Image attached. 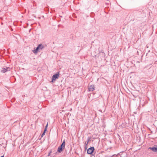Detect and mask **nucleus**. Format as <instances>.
<instances>
[{"instance_id": "obj_1", "label": "nucleus", "mask_w": 157, "mask_h": 157, "mask_svg": "<svg viewBox=\"0 0 157 157\" xmlns=\"http://www.w3.org/2000/svg\"><path fill=\"white\" fill-rule=\"evenodd\" d=\"M65 140H64L58 148L57 151L59 153H61L64 150L65 147Z\"/></svg>"}, {"instance_id": "obj_2", "label": "nucleus", "mask_w": 157, "mask_h": 157, "mask_svg": "<svg viewBox=\"0 0 157 157\" xmlns=\"http://www.w3.org/2000/svg\"><path fill=\"white\" fill-rule=\"evenodd\" d=\"M44 48V46L42 44H40L38 45L36 49L33 51V52L34 53H37L39 50L42 49Z\"/></svg>"}, {"instance_id": "obj_3", "label": "nucleus", "mask_w": 157, "mask_h": 157, "mask_svg": "<svg viewBox=\"0 0 157 157\" xmlns=\"http://www.w3.org/2000/svg\"><path fill=\"white\" fill-rule=\"evenodd\" d=\"M94 150V147H91L87 150V153L88 154H91Z\"/></svg>"}, {"instance_id": "obj_4", "label": "nucleus", "mask_w": 157, "mask_h": 157, "mask_svg": "<svg viewBox=\"0 0 157 157\" xmlns=\"http://www.w3.org/2000/svg\"><path fill=\"white\" fill-rule=\"evenodd\" d=\"M59 72H58V74L54 75L52 78V82H53L55 81L56 79L59 76Z\"/></svg>"}, {"instance_id": "obj_5", "label": "nucleus", "mask_w": 157, "mask_h": 157, "mask_svg": "<svg viewBox=\"0 0 157 157\" xmlns=\"http://www.w3.org/2000/svg\"><path fill=\"white\" fill-rule=\"evenodd\" d=\"M95 90L94 86V85H90L89 86L88 90L90 91H93Z\"/></svg>"}, {"instance_id": "obj_6", "label": "nucleus", "mask_w": 157, "mask_h": 157, "mask_svg": "<svg viewBox=\"0 0 157 157\" xmlns=\"http://www.w3.org/2000/svg\"><path fill=\"white\" fill-rule=\"evenodd\" d=\"M148 149L152 150L153 152H157V146H155L153 147H149Z\"/></svg>"}, {"instance_id": "obj_7", "label": "nucleus", "mask_w": 157, "mask_h": 157, "mask_svg": "<svg viewBox=\"0 0 157 157\" xmlns=\"http://www.w3.org/2000/svg\"><path fill=\"white\" fill-rule=\"evenodd\" d=\"M7 69V70H6V69L5 68H2V72L3 73H5L7 71L10 70V68H8Z\"/></svg>"}, {"instance_id": "obj_8", "label": "nucleus", "mask_w": 157, "mask_h": 157, "mask_svg": "<svg viewBox=\"0 0 157 157\" xmlns=\"http://www.w3.org/2000/svg\"><path fill=\"white\" fill-rule=\"evenodd\" d=\"M47 128H44V132H43V133H42V134L41 135V137H43V136L45 135V133L46 131H47Z\"/></svg>"}, {"instance_id": "obj_9", "label": "nucleus", "mask_w": 157, "mask_h": 157, "mask_svg": "<svg viewBox=\"0 0 157 157\" xmlns=\"http://www.w3.org/2000/svg\"><path fill=\"white\" fill-rule=\"evenodd\" d=\"M90 140V139L89 138H88L87 139V142H86L85 143V144L86 145H87L89 143V141Z\"/></svg>"}, {"instance_id": "obj_10", "label": "nucleus", "mask_w": 157, "mask_h": 157, "mask_svg": "<svg viewBox=\"0 0 157 157\" xmlns=\"http://www.w3.org/2000/svg\"><path fill=\"white\" fill-rule=\"evenodd\" d=\"M85 146L84 147L85 149L86 150L87 148V145H85Z\"/></svg>"}, {"instance_id": "obj_11", "label": "nucleus", "mask_w": 157, "mask_h": 157, "mask_svg": "<svg viewBox=\"0 0 157 157\" xmlns=\"http://www.w3.org/2000/svg\"><path fill=\"white\" fill-rule=\"evenodd\" d=\"M51 152H52V151H51L49 152V154H48V156H50V154H51Z\"/></svg>"}, {"instance_id": "obj_12", "label": "nucleus", "mask_w": 157, "mask_h": 157, "mask_svg": "<svg viewBox=\"0 0 157 157\" xmlns=\"http://www.w3.org/2000/svg\"><path fill=\"white\" fill-rule=\"evenodd\" d=\"M48 126V123L47 124L46 126H45V128H47Z\"/></svg>"}, {"instance_id": "obj_13", "label": "nucleus", "mask_w": 157, "mask_h": 157, "mask_svg": "<svg viewBox=\"0 0 157 157\" xmlns=\"http://www.w3.org/2000/svg\"><path fill=\"white\" fill-rule=\"evenodd\" d=\"M1 157H4V155H2V156H1Z\"/></svg>"}, {"instance_id": "obj_14", "label": "nucleus", "mask_w": 157, "mask_h": 157, "mask_svg": "<svg viewBox=\"0 0 157 157\" xmlns=\"http://www.w3.org/2000/svg\"><path fill=\"white\" fill-rule=\"evenodd\" d=\"M156 130H157V128H156V130H155V131H156Z\"/></svg>"}]
</instances>
